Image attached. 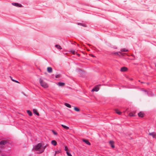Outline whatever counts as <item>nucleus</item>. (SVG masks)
Segmentation results:
<instances>
[{
	"instance_id": "5701e85b",
	"label": "nucleus",
	"mask_w": 156,
	"mask_h": 156,
	"mask_svg": "<svg viewBox=\"0 0 156 156\" xmlns=\"http://www.w3.org/2000/svg\"><path fill=\"white\" fill-rule=\"evenodd\" d=\"M129 116H134V114H133V113H129Z\"/></svg>"
},
{
	"instance_id": "f257e3e1",
	"label": "nucleus",
	"mask_w": 156,
	"mask_h": 156,
	"mask_svg": "<svg viewBox=\"0 0 156 156\" xmlns=\"http://www.w3.org/2000/svg\"><path fill=\"white\" fill-rule=\"evenodd\" d=\"M33 149L35 151H38V152L37 153L38 154H40L42 153L44 151L45 147H42V144L41 143H39L37 145L34 147Z\"/></svg>"
},
{
	"instance_id": "c756f323",
	"label": "nucleus",
	"mask_w": 156,
	"mask_h": 156,
	"mask_svg": "<svg viewBox=\"0 0 156 156\" xmlns=\"http://www.w3.org/2000/svg\"><path fill=\"white\" fill-rule=\"evenodd\" d=\"M71 52L73 53H74L75 52V51L73 50H72L71 51Z\"/></svg>"
},
{
	"instance_id": "1a4fd4ad",
	"label": "nucleus",
	"mask_w": 156,
	"mask_h": 156,
	"mask_svg": "<svg viewBox=\"0 0 156 156\" xmlns=\"http://www.w3.org/2000/svg\"><path fill=\"white\" fill-rule=\"evenodd\" d=\"M127 69L126 67H122L121 69V71L122 72H125L126 71Z\"/></svg>"
},
{
	"instance_id": "dca6fc26",
	"label": "nucleus",
	"mask_w": 156,
	"mask_h": 156,
	"mask_svg": "<svg viewBox=\"0 0 156 156\" xmlns=\"http://www.w3.org/2000/svg\"><path fill=\"white\" fill-rule=\"evenodd\" d=\"M138 115L139 116V117H143V114L141 112H140L138 114Z\"/></svg>"
},
{
	"instance_id": "423d86ee",
	"label": "nucleus",
	"mask_w": 156,
	"mask_h": 156,
	"mask_svg": "<svg viewBox=\"0 0 156 156\" xmlns=\"http://www.w3.org/2000/svg\"><path fill=\"white\" fill-rule=\"evenodd\" d=\"M149 135L150 136H152L153 138L156 139V133H149Z\"/></svg>"
},
{
	"instance_id": "f704fd0d",
	"label": "nucleus",
	"mask_w": 156,
	"mask_h": 156,
	"mask_svg": "<svg viewBox=\"0 0 156 156\" xmlns=\"http://www.w3.org/2000/svg\"><path fill=\"white\" fill-rule=\"evenodd\" d=\"M115 49H117V48H115Z\"/></svg>"
},
{
	"instance_id": "f8f14e48",
	"label": "nucleus",
	"mask_w": 156,
	"mask_h": 156,
	"mask_svg": "<svg viewBox=\"0 0 156 156\" xmlns=\"http://www.w3.org/2000/svg\"><path fill=\"white\" fill-rule=\"evenodd\" d=\"M51 144L54 146H56L57 143V142L55 140H53L51 142Z\"/></svg>"
},
{
	"instance_id": "4468645a",
	"label": "nucleus",
	"mask_w": 156,
	"mask_h": 156,
	"mask_svg": "<svg viewBox=\"0 0 156 156\" xmlns=\"http://www.w3.org/2000/svg\"><path fill=\"white\" fill-rule=\"evenodd\" d=\"M61 126L66 129H69V127H68L66 126H65L63 124H62Z\"/></svg>"
},
{
	"instance_id": "7c9ffc66",
	"label": "nucleus",
	"mask_w": 156,
	"mask_h": 156,
	"mask_svg": "<svg viewBox=\"0 0 156 156\" xmlns=\"http://www.w3.org/2000/svg\"><path fill=\"white\" fill-rule=\"evenodd\" d=\"M59 153V152H58V151H56L55 152V154H56L57 153Z\"/></svg>"
},
{
	"instance_id": "6ab92c4d",
	"label": "nucleus",
	"mask_w": 156,
	"mask_h": 156,
	"mask_svg": "<svg viewBox=\"0 0 156 156\" xmlns=\"http://www.w3.org/2000/svg\"><path fill=\"white\" fill-rule=\"evenodd\" d=\"M64 83H63L59 82L58 83V85L60 86H62L64 85Z\"/></svg>"
},
{
	"instance_id": "a211bd4d",
	"label": "nucleus",
	"mask_w": 156,
	"mask_h": 156,
	"mask_svg": "<svg viewBox=\"0 0 156 156\" xmlns=\"http://www.w3.org/2000/svg\"><path fill=\"white\" fill-rule=\"evenodd\" d=\"M55 46L58 49H62L61 47L59 45H56Z\"/></svg>"
},
{
	"instance_id": "72a5a7b5",
	"label": "nucleus",
	"mask_w": 156,
	"mask_h": 156,
	"mask_svg": "<svg viewBox=\"0 0 156 156\" xmlns=\"http://www.w3.org/2000/svg\"><path fill=\"white\" fill-rule=\"evenodd\" d=\"M91 56H92V57H94V56L93 55H91Z\"/></svg>"
},
{
	"instance_id": "0eeeda50",
	"label": "nucleus",
	"mask_w": 156,
	"mask_h": 156,
	"mask_svg": "<svg viewBox=\"0 0 156 156\" xmlns=\"http://www.w3.org/2000/svg\"><path fill=\"white\" fill-rule=\"evenodd\" d=\"M109 143L112 148H114L115 147V146L114 145V142L113 141H110L109 142Z\"/></svg>"
},
{
	"instance_id": "c9c22d12",
	"label": "nucleus",
	"mask_w": 156,
	"mask_h": 156,
	"mask_svg": "<svg viewBox=\"0 0 156 156\" xmlns=\"http://www.w3.org/2000/svg\"><path fill=\"white\" fill-rule=\"evenodd\" d=\"M155 66L156 67V64H155Z\"/></svg>"
},
{
	"instance_id": "7ed1b4c3",
	"label": "nucleus",
	"mask_w": 156,
	"mask_h": 156,
	"mask_svg": "<svg viewBox=\"0 0 156 156\" xmlns=\"http://www.w3.org/2000/svg\"><path fill=\"white\" fill-rule=\"evenodd\" d=\"M119 54H122V55H123V53H122L121 51H117V52H112V53L111 54L112 55H117V56H120V55Z\"/></svg>"
},
{
	"instance_id": "6e6552de",
	"label": "nucleus",
	"mask_w": 156,
	"mask_h": 156,
	"mask_svg": "<svg viewBox=\"0 0 156 156\" xmlns=\"http://www.w3.org/2000/svg\"><path fill=\"white\" fill-rule=\"evenodd\" d=\"M47 70L48 72L49 73H51L52 71V68L51 67H48L47 68Z\"/></svg>"
},
{
	"instance_id": "cd10ccee",
	"label": "nucleus",
	"mask_w": 156,
	"mask_h": 156,
	"mask_svg": "<svg viewBox=\"0 0 156 156\" xmlns=\"http://www.w3.org/2000/svg\"><path fill=\"white\" fill-rule=\"evenodd\" d=\"M52 132L55 135H56L57 134V133L56 132H55L54 131L52 130Z\"/></svg>"
},
{
	"instance_id": "ddd939ff",
	"label": "nucleus",
	"mask_w": 156,
	"mask_h": 156,
	"mask_svg": "<svg viewBox=\"0 0 156 156\" xmlns=\"http://www.w3.org/2000/svg\"><path fill=\"white\" fill-rule=\"evenodd\" d=\"M33 111L34 113L36 114L37 115L39 116V113L37 112L36 110L35 109H33Z\"/></svg>"
},
{
	"instance_id": "f3484780",
	"label": "nucleus",
	"mask_w": 156,
	"mask_h": 156,
	"mask_svg": "<svg viewBox=\"0 0 156 156\" xmlns=\"http://www.w3.org/2000/svg\"><path fill=\"white\" fill-rule=\"evenodd\" d=\"M27 112L28 114L30 116H31L32 115V114L30 110H27Z\"/></svg>"
},
{
	"instance_id": "4be33fe9",
	"label": "nucleus",
	"mask_w": 156,
	"mask_h": 156,
	"mask_svg": "<svg viewBox=\"0 0 156 156\" xmlns=\"http://www.w3.org/2000/svg\"><path fill=\"white\" fill-rule=\"evenodd\" d=\"M115 112L116 113L119 114V115H121V112H119L118 110H115Z\"/></svg>"
},
{
	"instance_id": "2eb2a0df",
	"label": "nucleus",
	"mask_w": 156,
	"mask_h": 156,
	"mask_svg": "<svg viewBox=\"0 0 156 156\" xmlns=\"http://www.w3.org/2000/svg\"><path fill=\"white\" fill-rule=\"evenodd\" d=\"M121 52H126L128 51V50L126 49L125 48H122L120 50Z\"/></svg>"
},
{
	"instance_id": "9b49d317",
	"label": "nucleus",
	"mask_w": 156,
	"mask_h": 156,
	"mask_svg": "<svg viewBox=\"0 0 156 156\" xmlns=\"http://www.w3.org/2000/svg\"><path fill=\"white\" fill-rule=\"evenodd\" d=\"M7 142L5 140H3L0 142V144L5 145L6 144Z\"/></svg>"
},
{
	"instance_id": "b1692460",
	"label": "nucleus",
	"mask_w": 156,
	"mask_h": 156,
	"mask_svg": "<svg viewBox=\"0 0 156 156\" xmlns=\"http://www.w3.org/2000/svg\"><path fill=\"white\" fill-rule=\"evenodd\" d=\"M67 155L68 156H72V155L71 154L69 153L68 151H67L66 152Z\"/></svg>"
},
{
	"instance_id": "aec40b11",
	"label": "nucleus",
	"mask_w": 156,
	"mask_h": 156,
	"mask_svg": "<svg viewBox=\"0 0 156 156\" xmlns=\"http://www.w3.org/2000/svg\"><path fill=\"white\" fill-rule=\"evenodd\" d=\"M65 105L66 106H67L68 107L70 108L71 107V105L69 104L65 103Z\"/></svg>"
},
{
	"instance_id": "393cba45",
	"label": "nucleus",
	"mask_w": 156,
	"mask_h": 156,
	"mask_svg": "<svg viewBox=\"0 0 156 156\" xmlns=\"http://www.w3.org/2000/svg\"><path fill=\"white\" fill-rule=\"evenodd\" d=\"M55 77L56 78H59L60 77V75L59 74H57L55 76Z\"/></svg>"
},
{
	"instance_id": "c85d7f7f",
	"label": "nucleus",
	"mask_w": 156,
	"mask_h": 156,
	"mask_svg": "<svg viewBox=\"0 0 156 156\" xmlns=\"http://www.w3.org/2000/svg\"><path fill=\"white\" fill-rule=\"evenodd\" d=\"M78 25H82V26H83L85 27V25H82L81 23H78Z\"/></svg>"
},
{
	"instance_id": "a878e982",
	"label": "nucleus",
	"mask_w": 156,
	"mask_h": 156,
	"mask_svg": "<svg viewBox=\"0 0 156 156\" xmlns=\"http://www.w3.org/2000/svg\"><path fill=\"white\" fill-rule=\"evenodd\" d=\"M12 80L13 81L15 82L16 83H19V82L18 81H17V80Z\"/></svg>"
},
{
	"instance_id": "f03ea898",
	"label": "nucleus",
	"mask_w": 156,
	"mask_h": 156,
	"mask_svg": "<svg viewBox=\"0 0 156 156\" xmlns=\"http://www.w3.org/2000/svg\"><path fill=\"white\" fill-rule=\"evenodd\" d=\"M39 83L44 88H47L48 87V84L41 78L39 79Z\"/></svg>"
},
{
	"instance_id": "9d476101",
	"label": "nucleus",
	"mask_w": 156,
	"mask_h": 156,
	"mask_svg": "<svg viewBox=\"0 0 156 156\" xmlns=\"http://www.w3.org/2000/svg\"><path fill=\"white\" fill-rule=\"evenodd\" d=\"M83 141L85 143H86L88 145H90V143L89 142V141L83 139Z\"/></svg>"
},
{
	"instance_id": "2f4dec72",
	"label": "nucleus",
	"mask_w": 156,
	"mask_h": 156,
	"mask_svg": "<svg viewBox=\"0 0 156 156\" xmlns=\"http://www.w3.org/2000/svg\"><path fill=\"white\" fill-rule=\"evenodd\" d=\"M10 78H11V80H13V79H12V77H11V76H10Z\"/></svg>"
},
{
	"instance_id": "39448f33",
	"label": "nucleus",
	"mask_w": 156,
	"mask_h": 156,
	"mask_svg": "<svg viewBox=\"0 0 156 156\" xmlns=\"http://www.w3.org/2000/svg\"><path fill=\"white\" fill-rule=\"evenodd\" d=\"M99 90V88L98 87V86L94 88L92 90H91L92 92L93 91H96L97 92Z\"/></svg>"
},
{
	"instance_id": "473e14b6",
	"label": "nucleus",
	"mask_w": 156,
	"mask_h": 156,
	"mask_svg": "<svg viewBox=\"0 0 156 156\" xmlns=\"http://www.w3.org/2000/svg\"><path fill=\"white\" fill-rule=\"evenodd\" d=\"M10 78H11V80H13V79H12V77H11V76H10Z\"/></svg>"
},
{
	"instance_id": "20e7f679",
	"label": "nucleus",
	"mask_w": 156,
	"mask_h": 156,
	"mask_svg": "<svg viewBox=\"0 0 156 156\" xmlns=\"http://www.w3.org/2000/svg\"><path fill=\"white\" fill-rule=\"evenodd\" d=\"M12 4L15 6H16L17 7H23L22 5L19 3H12Z\"/></svg>"
},
{
	"instance_id": "412c9836",
	"label": "nucleus",
	"mask_w": 156,
	"mask_h": 156,
	"mask_svg": "<svg viewBox=\"0 0 156 156\" xmlns=\"http://www.w3.org/2000/svg\"><path fill=\"white\" fill-rule=\"evenodd\" d=\"M74 110L76 112H79L80 111L79 109L76 107H75L74 108Z\"/></svg>"
},
{
	"instance_id": "bb28decb",
	"label": "nucleus",
	"mask_w": 156,
	"mask_h": 156,
	"mask_svg": "<svg viewBox=\"0 0 156 156\" xmlns=\"http://www.w3.org/2000/svg\"><path fill=\"white\" fill-rule=\"evenodd\" d=\"M65 150L66 151H67L68 150V148H67V147L66 146L65 147Z\"/></svg>"
}]
</instances>
